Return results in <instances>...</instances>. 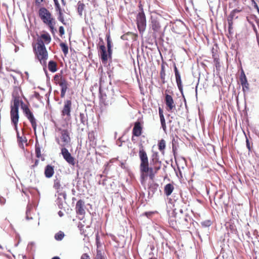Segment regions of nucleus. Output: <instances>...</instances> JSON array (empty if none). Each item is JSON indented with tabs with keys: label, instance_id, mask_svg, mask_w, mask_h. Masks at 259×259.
I'll use <instances>...</instances> for the list:
<instances>
[{
	"label": "nucleus",
	"instance_id": "obj_1",
	"mask_svg": "<svg viewBox=\"0 0 259 259\" xmlns=\"http://www.w3.org/2000/svg\"><path fill=\"white\" fill-rule=\"evenodd\" d=\"M163 19L161 15H151L148 20V35L151 40L156 42L157 39L163 40L164 35V30L162 28V22Z\"/></svg>",
	"mask_w": 259,
	"mask_h": 259
},
{
	"label": "nucleus",
	"instance_id": "obj_2",
	"mask_svg": "<svg viewBox=\"0 0 259 259\" xmlns=\"http://www.w3.org/2000/svg\"><path fill=\"white\" fill-rule=\"evenodd\" d=\"M51 36L47 31H44L37 39V51L35 46H33V50L35 51V55L38 60H47L48 54L45 43L49 44L51 41Z\"/></svg>",
	"mask_w": 259,
	"mask_h": 259
},
{
	"label": "nucleus",
	"instance_id": "obj_3",
	"mask_svg": "<svg viewBox=\"0 0 259 259\" xmlns=\"http://www.w3.org/2000/svg\"><path fill=\"white\" fill-rule=\"evenodd\" d=\"M58 131L61 134V139L64 143L63 144H60L62 147L61 148V154H62L65 160L70 165L74 166L75 162V158L72 156L70 153L68 151V149L65 148V146L71 141L69 133L67 129H63L62 128H58Z\"/></svg>",
	"mask_w": 259,
	"mask_h": 259
},
{
	"label": "nucleus",
	"instance_id": "obj_4",
	"mask_svg": "<svg viewBox=\"0 0 259 259\" xmlns=\"http://www.w3.org/2000/svg\"><path fill=\"white\" fill-rule=\"evenodd\" d=\"M138 9L139 12L136 16V24L140 34L142 36L146 28L147 20L143 6L141 2L138 4Z\"/></svg>",
	"mask_w": 259,
	"mask_h": 259
},
{
	"label": "nucleus",
	"instance_id": "obj_5",
	"mask_svg": "<svg viewBox=\"0 0 259 259\" xmlns=\"http://www.w3.org/2000/svg\"><path fill=\"white\" fill-rule=\"evenodd\" d=\"M106 40L107 42V49L105 47V54L103 55V53H101L99 58L104 66L107 65L108 60H110V62H111L112 58L113 44L109 32L106 35Z\"/></svg>",
	"mask_w": 259,
	"mask_h": 259
},
{
	"label": "nucleus",
	"instance_id": "obj_6",
	"mask_svg": "<svg viewBox=\"0 0 259 259\" xmlns=\"http://www.w3.org/2000/svg\"><path fill=\"white\" fill-rule=\"evenodd\" d=\"M38 14L40 19L45 24L55 20V18L52 16L51 13L44 7L39 8Z\"/></svg>",
	"mask_w": 259,
	"mask_h": 259
},
{
	"label": "nucleus",
	"instance_id": "obj_7",
	"mask_svg": "<svg viewBox=\"0 0 259 259\" xmlns=\"http://www.w3.org/2000/svg\"><path fill=\"white\" fill-rule=\"evenodd\" d=\"M154 168L151 166H149V164L140 168L141 172V183L142 185L144 184V179L146 177L149 176L151 180H153L154 178L155 171L154 172Z\"/></svg>",
	"mask_w": 259,
	"mask_h": 259
},
{
	"label": "nucleus",
	"instance_id": "obj_8",
	"mask_svg": "<svg viewBox=\"0 0 259 259\" xmlns=\"http://www.w3.org/2000/svg\"><path fill=\"white\" fill-rule=\"evenodd\" d=\"M19 93H22L21 88L17 86L14 87L12 93L13 105H11V110L13 109V110H19L20 100Z\"/></svg>",
	"mask_w": 259,
	"mask_h": 259
},
{
	"label": "nucleus",
	"instance_id": "obj_9",
	"mask_svg": "<svg viewBox=\"0 0 259 259\" xmlns=\"http://www.w3.org/2000/svg\"><path fill=\"white\" fill-rule=\"evenodd\" d=\"M139 157L140 160V168L146 166L149 163L148 157L142 143L139 144Z\"/></svg>",
	"mask_w": 259,
	"mask_h": 259
},
{
	"label": "nucleus",
	"instance_id": "obj_10",
	"mask_svg": "<svg viewBox=\"0 0 259 259\" xmlns=\"http://www.w3.org/2000/svg\"><path fill=\"white\" fill-rule=\"evenodd\" d=\"M150 164L153 166L155 172H157L160 169L161 161L159 160V156L158 152L152 151V154L150 158Z\"/></svg>",
	"mask_w": 259,
	"mask_h": 259
},
{
	"label": "nucleus",
	"instance_id": "obj_11",
	"mask_svg": "<svg viewBox=\"0 0 259 259\" xmlns=\"http://www.w3.org/2000/svg\"><path fill=\"white\" fill-rule=\"evenodd\" d=\"M240 84L242 87V91L244 93V97L245 96V92L248 91L249 90V84L247 81V78L246 76L245 72L243 69H241L240 75L239 77Z\"/></svg>",
	"mask_w": 259,
	"mask_h": 259
},
{
	"label": "nucleus",
	"instance_id": "obj_12",
	"mask_svg": "<svg viewBox=\"0 0 259 259\" xmlns=\"http://www.w3.org/2000/svg\"><path fill=\"white\" fill-rule=\"evenodd\" d=\"M58 194V197L55 201L56 204L57 205L59 209H63V204L66 203V200L67 198V194L65 191L56 192Z\"/></svg>",
	"mask_w": 259,
	"mask_h": 259
},
{
	"label": "nucleus",
	"instance_id": "obj_13",
	"mask_svg": "<svg viewBox=\"0 0 259 259\" xmlns=\"http://www.w3.org/2000/svg\"><path fill=\"white\" fill-rule=\"evenodd\" d=\"M10 117L12 124L14 126L16 132H19L18 129V123L19 119V110H10Z\"/></svg>",
	"mask_w": 259,
	"mask_h": 259
},
{
	"label": "nucleus",
	"instance_id": "obj_14",
	"mask_svg": "<svg viewBox=\"0 0 259 259\" xmlns=\"http://www.w3.org/2000/svg\"><path fill=\"white\" fill-rule=\"evenodd\" d=\"M164 103L168 111H171L176 108V104L172 96L167 93L164 95Z\"/></svg>",
	"mask_w": 259,
	"mask_h": 259
},
{
	"label": "nucleus",
	"instance_id": "obj_15",
	"mask_svg": "<svg viewBox=\"0 0 259 259\" xmlns=\"http://www.w3.org/2000/svg\"><path fill=\"white\" fill-rule=\"evenodd\" d=\"M159 187V185L155 183L154 182H149L148 184V199H151L153 195L155 193V192L157 191Z\"/></svg>",
	"mask_w": 259,
	"mask_h": 259
},
{
	"label": "nucleus",
	"instance_id": "obj_16",
	"mask_svg": "<svg viewBox=\"0 0 259 259\" xmlns=\"http://www.w3.org/2000/svg\"><path fill=\"white\" fill-rule=\"evenodd\" d=\"M143 131V125L142 124V123L139 121V120H137L134 123V126L132 130V141H134V137H140Z\"/></svg>",
	"mask_w": 259,
	"mask_h": 259
},
{
	"label": "nucleus",
	"instance_id": "obj_17",
	"mask_svg": "<svg viewBox=\"0 0 259 259\" xmlns=\"http://www.w3.org/2000/svg\"><path fill=\"white\" fill-rule=\"evenodd\" d=\"M168 223L169 226L171 228L176 229V227H177V225L178 224L177 221V212L176 211V209L175 208L173 209L171 212H168Z\"/></svg>",
	"mask_w": 259,
	"mask_h": 259
},
{
	"label": "nucleus",
	"instance_id": "obj_18",
	"mask_svg": "<svg viewBox=\"0 0 259 259\" xmlns=\"http://www.w3.org/2000/svg\"><path fill=\"white\" fill-rule=\"evenodd\" d=\"M72 102L71 100H66L64 102L63 109L61 111V115L70 117L71 115Z\"/></svg>",
	"mask_w": 259,
	"mask_h": 259
},
{
	"label": "nucleus",
	"instance_id": "obj_19",
	"mask_svg": "<svg viewBox=\"0 0 259 259\" xmlns=\"http://www.w3.org/2000/svg\"><path fill=\"white\" fill-rule=\"evenodd\" d=\"M177 221L179 224L187 226L191 222V218L187 214H178L177 212Z\"/></svg>",
	"mask_w": 259,
	"mask_h": 259
},
{
	"label": "nucleus",
	"instance_id": "obj_20",
	"mask_svg": "<svg viewBox=\"0 0 259 259\" xmlns=\"http://www.w3.org/2000/svg\"><path fill=\"white\" fill-rule=\"evenodd\" d=\"M175 77H176V82L178 88L182 95V98L184 100V102H185L186 108H187V104H186V98H185L184 94L183 86L182 84V79H181V74L180 73V74H175Z\"/></svg>",
	"mask_w": 259,
	"mask_h": 259
},
{
	"label": "nucleus",
	"instance_id": "obj_21",
	"mask_svg": "<svg viewBox=\"0 0 259 259\" xmlns=\"http://www.w3.org/2000/svg\"><path fill=\"white\" fill-rule=\"evenodd\" d=\"M75 211L77 215H84L85 214L84 201L79 199L75 205Z\"/></svg>",
	"mask_w": 259,
	"mask_h": 259
},
{
	"label": "nucleus",
	"instance_id": "obj_22",
	"mask_svg": "<svg viewBox=\"0 0 259 259\" xmlns=\"http://www.w3.org/2000/svg\"><path fill=\"white\" fill-rule=\"evenodd\" d=\"M24 114L30 122L32 127L33 129L34 132H36L37 124L36 119L34 117L32 112L30 110H28L27 112L24 113Z\"/></svg>",
	"mask_w": 259,
	"mask_h": 259
},
{
	"label": "nucleus",
	"instance_id": "obj_23",
	"mask_svg": "<svg viewBox=\"0 0 259 259\" xmlns=\"http://www.w3.org/2000/svg\"><path fill=\"white\" fill-rule=\"evenodd\" d=\"M61 82L59 83V85L61 87V97L64 98L65 97L66 92L68 89V81L64 78H61Z\"/></svg>",
	"mask_w": 259,
	"mask_h": 259
},
{
	"label": "nucleus",
	"instance_id": "obj_24",
	"mask_svg": "<svg viewBox=\"0 0 259 259\" xmlns=\"http://www.w3.org/2000/svg\"><path fill=\"white\" fill-rule=\"evenodd\" d=\"M44 174L47 178H51L54 174V167L51 164H47L44 170Z\"/></svg>",
	"mask_w": 259,
	"mask_h": 259
},
{
	"label": "nucleus",
	"instance_id": "obj_25",
	"mask_svg": "<svg viewBox=\"0 0 259 259\" xmlns=\"http://www.w3.org/2000/svg\"><path fill=\"white\" fill-rule=\"evenodd\" d=\"M98 55L100 58V55L101 53H103V55H104L105 52V45L103 40V39L101 37H99V41L97 45Z\"/></svg>",
	"mask_w": 259,
	"mask_h": 259
},
{
	"label": "nucleus",
	"instance_id": "obj_26",
	"mask_svg": "<svg viewBox=\"0 0 259 259\" xmlns=\"http://www.w3.org/2000/svg\"><path fill=\"white\" fill-rule=\"evenodd\" d=\"M174 190V187L171 183L167 184L164 187V193L166 196H170Z\"/></svg>",
	"mask_w": 259,
	"mask_h": 259
},
{
	"label": "nucleus",
	"instance_id": "obj_27",
	"mask_svg": "<svg viewBox=\"0 0 259 259\" xmlns=\"http://www.w3.org/2000/svg\"><path fill=\"white\" fill-rule=\"evenodd\" d=\"M48 69L53 73L56 72L57 71L56 62L54 60H50L48 63Z\"/></svg>",
	"mask_w": 259,
	"mask_h": 259
},
{
	"label": "nucleus",
	"instance_id": "obj_28",
	"mask_svg": "<svg viewBox=\"0 0 259 259\" xmlns=\"http://www.w3.org/2000/svg\"><path fill=\"white\" fill-rule=\"evenodd\" d=\"M172 153H173V155H174V159H175V162L177 165V167H178V169L179 171V173L181 175H182V171L181 170H180V167L178 164V162H177V148L175 145V143H173V144L172 145Z\"/></svg>",
	"mask_w": 259,
	"mask_h": 259
},
{
	"label": "nucleus",
	"instance_id": "obj_29",
	"mask_svg": "<svg viewBox=\"0 0 259 259\" xmlns=\"http://www.w3.org/2000/svg\"><path fill=\"white\" fill-rule=\"evenodd\" d=\"M243 133H244V134L245 137V142H246V147L248 149V151L250 152V151H251V148H252L251 144L252 145V142H250V141H249V139L251 140V138L250 137V135H249V132H248V136H247V135L246 134L245 132H243Z\"/></svg>",
	"mask_w": 259,
	"mask_h": 259
},
{
	"label": "nucleus",
	"instance_id": "obj_30",
	"mask_svg": "<svg viewBox=\"0 0 259 259\" xmlns=\"http://www.w3.org/2000/svg\"><path fill=\"white\" fill-rule=\"evenodd\" d=\"M34 243L33 242H30L28 243L26 250L28 253L29 255H33L35 252V249L34 248Z\"/></svg>",
	"mask_w": 259,
	"mask_h": 259
},
{
	"label": "nucleus",
	"instance_id": "obj_31",
	"mask_svg": "<svg viewBox=\"0 0 259 259\" xmlns=\"http://www.w3.org/2000/svg\"><path fill=\"white\" fill-rule=\"evenodd\" d=\"M226 228H228L232 234H236L237 233L236 227L234 223L229 222L227 223Z\"/></svg>",
	"mask_w": 259,
	"mask_h": 259
},
{
	"label": "nucleus",
	"instance_id": "obj_32",
	"mask_svg": "<svg viewBox=\"0 0 259 259\" xmlns=\"http://www.w3.org/2000/svg\"><path fill=\"white\" fill-rule=\"evenodd\" d=\"M88 139L90 142L92 144L96 145V138L95 137V132L94 131L89 132L88 133Z\"/></svg>",
	"mask_w": 259,
	"mask_h": 259
},
{
	"label": "nucleus",
	"instance_id": "obj_33",
	"mask_svg": "<svg viewBox=\"0 0 259 259\" xmlns=\"http://www.w3.org/2000/svg\"><path fill=\"white\" fill-rule=\"evenodd\" d=\"M35 152L36 157L39 158L41 157V147L37 140H36L35 143Z\"/></svg>",
	"mask_w": 259,
	"mask_h": 259
},
{
	"label": "nucleus",
	"instance_id": "obj_34",
	"mask_svg": "<svg viewBox=\"0 0 259 259\" xmlns=\"http://www.w3.org/2000/svg\"><path fill=\"white\" fill-rule=\"evenodd\" d=\"M112 63V61L110 62V60H108V62L107 64V65H106L105 67H106L107 68V74L108 75L109 78H110V80H111V77L113 76V67L111 68V63Z\"/></svg>",
	"mask_w": 259,
	"mask_h": 259
},
{
	"label": "nucleus",
	"instance_id": "obj_35",
	"mask_svg": "<svg viewBox=\"0 0 259 259\" xmlns=\"http://www.w3.org/2000/svg\"><path fill=\"white\" fill-rule=\"evenodd\" d=\"M166 144L164 139H162L158 142V147L159 150L162 153H164V149H165Z\"/></svg>",
	"mask_w": 259,
	"mask_h": 259
},
{
	"label": "nucleus",
	"instance_id": "obj_36",
	"mask_svg": "<svg viewBox=\"0 0 259 259\" xmlns=\"http://www.w3.org/2000/svg\"><path fill=\"white\" fill-rule=\"evenodd\" d=\"M53 187L57 190L56 192H62V190L63 189V187L61 188L60 180H58L56 177V179L54 180Z\"/></svg>",
	"mask_w": 259,
	"mask_h": 259
},
{
	"label": "nucleus",
	"instance_id": "obj_37",
	"mask_svg": "<svg viewBox=\"0 0 259 259\" xmlns=\"http://www.w3.org/2000/svg\"><path fill=\"white\" fill-rule=\"evenodd\" d=\"M77 13L81 17L82 15V12L83 10L84 9L85 5L81 2L80 1H79L77 3Z\"/></svg>",
	"mask_w": 259,
	"mask_h": 259
},
{
	"label": "nucleus",
	"instance_id": "obj_38",
	"mask_svg": "<svg viewBox=\"0 0 259 259\" xmlns=\"http://www.w3.org/2000/svg\"><path fill=\"white\" fill-rule=\"evenodd\" d=\"M79 118L81 123L83 125H88V116L83 113H80Z\"/></svg>",
	"mask_w": 259,
	"mask_h": 259
},
{
	"label": "nucleus",
	"instance_id": "obj_39",
	"mask_svg": "<svg viewBox=\"0 0 259 259\" xmlns=\"http://www.w3.org/2000/svg\"><path fill=\"white\" fill-rule=\"evenodd\" d=\"M95 259H107L104 252H102L101 250L97 249V254Z\"/></svg>",
	"mask_w": 259,
	"mask_h": 259
},
{
	"label": "nucleus",
	"instance_id": "obj_40",
	"mask_svg": "<svg viewBox=\"0 0 259 259\" xmlns=\"http://www.w3.org/2000/svg\"><path fill=\"white\" fill-rule=\"evenodd\" d=\"M60 46L64 55L66 56L68 53V47L67 44L65 42H61L60 44Z\"/></svg>",
	"mask_w": 259,
	"mask_h": 259
},
{
	"label": "nucleus",
	"instance_id": "obj_41",
	"mask_svg": "<svg viewBox=\"0 0 259 259\" xmlns=\"http://www.w3.org/2000/svg\"><path fill=\"white\" fill-rule=\"evenodd\" d=\"M55 24H56L55 20L46 24L49 27L51 32L53 34H55V32L57 31L56 29L55 28Z\"/></svg>",
	"mask_w": 259,
	"mask_h": 259
},
{
	"label": "nucleus",
	"instance_id": "obj_42",
	"mask_svg": "<svg viewBox=\"0 0 259 259\" xmlns=\"http://www.w3.org/2000/svg\"><path fill=\"white\" fill-rule=\"evenodd\" d=\"M139 201L140 202L141 204H144V205L147 202V200L145 198V194L144 192L139 193Z\"/></svg>",
	"mask_w": 259,
	"mask_h": 259
},
{
	"label": "nucleus",
	"instance_id": "obj_43",
	"mask_svg": "<svg viewBox=\"0 0 259 259\" xmlns=\"http://www.w3.org/2000/svg\"><path fill=\"white\" fill-rule=\"evenodd\" d=\"M65 236L63 232L60 231L55 234L54 238L57 241H61Z\"/></svg>",
	"mask_w": 259,
	"mask_h": 259
},
{
	"label": "nucleus",
	"instance_id": "obj_44",
	"mask_svg": "<svg viewBox=\"0 0 259 259\" xmlns=\"http://www.w3.org/2000/svg\"><path fill=\"white\" fill-rule=\"evenodd\" d=\"M101 78L100 79V87L99 88V97L100 99H104L105 97H106V93L103 91L102 89L101 83Z\"/></svg>",
	"mask_w": 259,
	"mask_h": 259
},
{
	"label": "nucleus",
	"instance_id": "obj_45",
	"mask_svg": "<svg viewBox=\"0 0 259 259\" xmlns=\"http://www.w3.org/2000/svg\"><path fill=\"white\" fill-rule=\"evenodd\" d=\"M20 104L21 105V108L23 110V113L27 112L28 110H30L29 107L24 104L22 100H20Z\"/></svg>",
	"mask_w": 259,
	"mask_h": 259
},
{
	"label": "nucleus",
	"instance_id": "obj_46",
	"mask_svg": "<svg viewBox=\"0 0 259 259\" xmlns=\"http://www.w3.org/2000/svg\"><path fill=\"white\" fill-rule=\"evenodd\" d=\"M95 240H96V244L97 246V249H99L101 246L102 244L100 241V238L98 232H97L96 234Z\"/></svg>",
	"mask_w": 259,
	"mask_h": 259
},
{
	"label": "nucleus",
	"instance_id": "obj_47",
	"mask_svg": "<svg viewBox=\"0 0 259 259\" xmlns=\"http://www.w3.org/2000/svg\"><path fill=\"white\" fill-rule=\"evenodd\" d=\"M84 225L82 224L81 222H79L78 224L77 227L80 231V233L81 235H83L85 237L86 235L84 234L85 232V230L83 229Z\"/></svg>",
	"mask_w": 259,
	"mask_h": 259
},
{
	"label": "nucleus",
	"instance_id": "obj_48",
	"mask_svg": "<svg viewBox=\"0 0 259 259\" xmlns=\"http://www.w3.org/2000/svg\"><path fill=\"white\" fill-rule=\"evenodd\" d=\"M58 19L59 21H60L63 25H66L67 24L66 22L65 21L64 14L63 12L58 13Z\"/></svg>",
	"mask_w": 259,
	"mask_h": 259
},
{
	"label": "nucleus",
	"instance_id": "obj_49",
	"mask_svg": "<svg viewBox=\"0 0 259 259\" xmlns=\"http://www.w3.org/2000/svg\"><path fill=\"white\" fill-rule=\"evenodd\" d=\"M202 227L206 228L211 226L212 222L210 220H206L201 222Z\"/></svg>",
	"mask_w": 259,
	"mask_h": 259
},
{
	"label": "nucleus",
	"instance_id": "obj_50",
	"mask_svg": "<svg viewBox=\"0 0 259 259\" xmlns=\"http://www.w3.org/2000/svg\"><path fill=\"white\" fill-rule=\"evenodd\" d=\"M166 74H165V66L164 64V62H162L161 64V70L160 71V78H162V77H165Z\"/></svg>",
	"mask_w": 259,
	"mask_h": 259
},
{
	"label": "nucleus",
	"instance_id": "obj_51",
	"mask_svg": "<svg viewBox=\"0 0 259 259\" xmlns=\"http://www.w3.org/2000/svg\"><path fill=\"white\" fill-rule=\"evenodd\" d=\"M154 213L155 212L152 211H145L142 214V215L145 216L148 219H150Z\"/></svg>",
	"mask_w": 259,
	"mask_h": 259
},
{
	"label": "nucleus",
	"instance_id": "obj_52",
	"mask_svg": "<svg viewBox=\"0 0 259 259\" xmlns=\"http://www.w3.org/2000/svg\"><path fill=\"white\" fill-rule=\"evenodd\" d=\"M235 14H234L232 12H231V13L229 14V15L228 17V19H227L228 22L233 23V20L234 18L235 17Z\"/></svg>",
	"mask_w": 259,
	"mask_h": 259
},
{
	"label": "nucleus",
	"instance_id": "obj_53",
	"mask_svg": "<svg viewBox=\"0 0 259 259\" xmlns=\"http://www.w3.org/2000/svg\"><path fill=\"white\" fill-rule=\"evenodd\" d=\"M228 32L230 34H233V23L228 22Z\"/></svg>",
	"mask_w": 259,
	"mask_h": 259
},
{
	"label": "nucleus",
	"instance_id": "obj_54",
	"mask_svg": "<svg viewBox=\"0 0 259 259\" xmlns=\"http://www.w3.org/2000/svg\"><path fill=\"white\" fill-rule=\"evenodd\" d=\"M55 8L56 11L58 12V13L63 12L62 10L61 9V7L59 3L55 4Z\"/></svg>",
	"mask_w": 259,
	"mask_h": 259
},
{
	"label": "nucleus",
	"instance_id": "obj_55",
	"mask_svg": "<svg viewBox=\"0 0 259 259\" xmlns=\"http://www.w3.org/2000/svg\"><path fill=\"white\" fill-rule=\"evenodd\" d=\"M59 32L60 36L62 37L63 35L65 33L64 28L63 26H61L59 27Z\"/></svg>",
	"mask_w": 259,
	"mask_h": 259
},
{
	"label": "nucleus",
	"instance_id": "obj_56",
	"mask_svg": "<svg viewBox=\"0 0 259 259\" xmlns=\"http://www.w3.org/2000/svg\"><path fill=\"white\" fill-rule=\"evenodd\" d=\"M173 67H174V71L175 75L180 73L177 66H176V64L175 62L173 63Z\"/></svg>",
	"mask_w": 259,
	"mask_h": 259
},
{
	"label": "nucleus",
	"instance_id": "obj_57",
	"mask_svg": "<svg viewBox=\"0 0 259 259\" xmlns=\"http://www.w3.org/2000/svg\"><path fill=\"white\" fill-rule=\"evenodd\" d=\"M173 67H174V71L175 75L180 73L177 66H176V64L175 62L173 63Z\"/></svg>",
	"mask_w": 259,
	"mask_h": 259
},
{
	"label": "nucleus",
	"instance_id": "obj_58",
	"mask_svg": "<svg viewBox=\"0 0 259 259\" xmlns=\"http://www.w3.org/2000/svg\"><path fill=\"white\" fill-rule=\"evenodd\" d=\"M33 96L38 100L42 98V97L40 96L39 93L37 92H34Z\"/></svg>",
	"mask_w": 259,
	"mask_h": 259
},
{
	"label": "nucleus",
	"instance_id": "obj_59",
	"mask_svg": "<svg viewBox=\"0 0 259 259\" xmlns=\"http://www.w3.org/2000/svg\"><path fill=\"white\" fill-rule=\"evenodd\" d=\"M81 259H91L89 254L87 253L82 254L81 256Z\"/></svg>",
	"mask_w": 259,
	"mask_h": 259
},
{
	"label": "nucleus",
	"instance_id": "obj_60",
	"mask_svg": "<svg viewBox=\"0 0 259 259\" xmlns=\"http://www.w3.org/2000/svg\"><path fill=\"white\" fill-rule=\"evenodd\" d=\"M45 0H35V6L37 7H40L41 3L44 2Z\"/></svg>",
	"mask_w": 259,
	"mask_h": 259
},
{
	"label": "nucleus",
	"instance_id": "obj_61",
	"mask_svg": "<svg viewBox=\"0 0 259 259\" xmlns=\"http://www.w3.org/2000/svg\"><path fill=\"white\" fill-rule=\"evenodd\" d=\"M10 76L12 77L14 80V84H17V85H18L19 84V82L17 80L16 77L13 75V74H10Z\"/></svg>",
	"mask_w": 259,
	"mask_h": 259
},
{
	"label": "nucleus",
	"instance_id": "obj_62",
	"mask_svg": "<svg viewBox=\"0 0 259 259\" xmlns=\"http://www.w3.org/2000/svg\"><path fill=\"white\" fill-rule=\"evenodd\" d=\"M248 22L251 25L252 28V29L253 30V31H256L257 30L255 27V25H254V24L251 22V21H248Z\"/></svg>",
	"mask_w": 259,
	"mask_h": 259
},
{
	"label": "nucleus",
	"instance_id": "obj_63",
	"mask_svg": "<svg viewBox=\"0 0 259 259\" xmlns=\"http://www.w3.org/2000/svg\"><path fill=\"white\" fill-rule=\"evenodd\" d=\"M0 203L2 205H4L6 203V199L0 195Z\"/></svg>",
	"mask_w": 259,
	"mask_h": 259
},
{
	"label": "nucleus",
	"instance_id": "obj_64",
	"mask_svg": "<svg viewBox=\"0 0 259 259\" xmlns=\"http://www.w3.org/2000/svg\"><path fill=\"white\" fill-rule=\"evenodd\" d=\"M121 137H119L116 141V144L119 147H121L122 146V143L123 141H121Z\"/></svg>",
	"mask_w": 259,
	"mask_h": 259
}]
</instances>
